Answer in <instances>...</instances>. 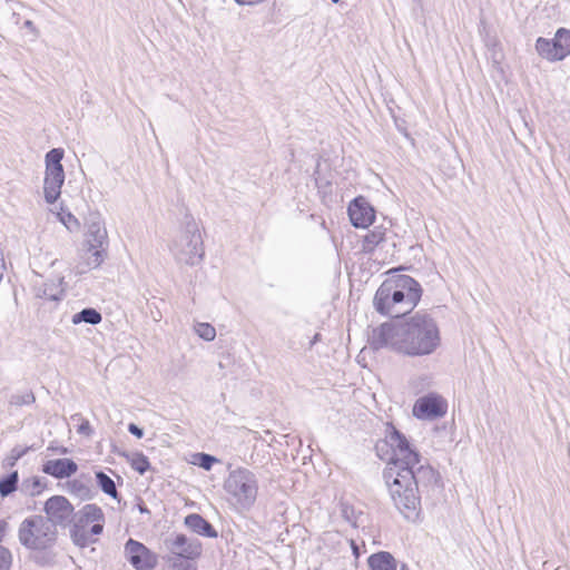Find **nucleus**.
Segmentation results:
<instances>
[{"label": "nucleus", "mask_w": 570, "mask_h": 570, "mask_svg": "<svg viewBox=\"0 0 570 570\" xmlns=\"http://www.w3.org/2000/svg\"><path fill=\"white\" fill-rule=\"evenodd\" d=\"M46 520L50 521L53 527L67 528L72 522L75 513L73 505L62 495H53L45 503Z\"/></svg>", "instance_id": "nucleus-8"}, {"label": "nucleus", "mask_w": 570, "mask_h": 570, "mask_svg": "<svg viewBox=\"0 0 570 570\" xmlns=\"http://www.w3.org/2000/svg\"><path fill=\"white\" fill-rule=\"evenodd\" d=\"M59 451H60L61 453H67V449H66V448H61Z\"/></svg>", "instance_id": "nucleus-43"}, {"label": "nucleus", "mask_w": 570, "mask_h": 570, "mask_svg": "<svg viewBox=\"0 0 570 570\" xmlns=\"http://www.w3.org/2000/svg\"><path fill=\"white\" fill-rule=\"evenodd\" d=\"M502 58V55L500 52H498L495 49H493V52H492V59L495 63H499L500 60Z\"/></svg>", "instance_id": "nucleus-37"}, {"label": "nucleus", "mask_w": 570, "mask_h": 570, "mask_svg": "<svg viewBox=\"0 0 570 570\" xmlns=\"http://www.w3.org/2000/svg\"><path fill=\"white\" fill-rule=\"evenodd\" d=\"M557 48L559 49V55L561 59H564L568 55H570V30L559 29L553 38Z\"/></svg>", "instance_id": "nucleus-25"}, {"label": "nucleus", "mask_w": 570, "mask_h": 570, "mask_svg": "<svg viewBox=\"0 0 570 570\" xmlns=\"http://www.w3.org/2000/svg\"><path fill=\"white\" fill-rule=\"evenodd\" d=\"M350 220L356 228L368 227L375 218V210L366 198L360 196L353 199L347 208Z\"/></svg>", "instance_id": "nucleus-12"}, {"label": "nucleus", "mask_w": 570, "mask_h": 570, "mask_svg": "<svg viewBox=\"0 0 570 570\" xmlns=\"http://www.w3.org/2000/svg\"><path fill=\"white\" fill-rule=\"evenodd\" d=\"M12 563V556L9 549L0 546V570H9Z\"/></svg>", "instance_id": "nucleus-32"}, {"label": "nucleus", "mask_w": 570, "mask_h": 570, "mask_svg": "<svg viewBox=\"0 0 570 570\" xmlns=\"http://www.w3.org/2000/svg\"><path fill=\"white\" fill-rule=\"evenodd\" d=\"M78 470L77 463L71 459L48 460L42 465V472L56 479H65L75 474Z\"/></svg>", "instance_id": "nucleus-16"}, {"label": "nucleus", "mask_w": 570, "mask_h": 570, "mask_svg": "<svg viewBox=\"0 0 570 570\" xmlns=\"http://www.w3.org/2000/svg\"><path fill=\"white\" fill-rule=\"evenodd\" d=\"M217 462V459L210 454L200 453L199 454V466L206 471H209L213 464Z\"/></svg>", "instance_id": "nucleus-33"}, {"label": "nucleus", "mask_w": 570, "mask_h": 570, "mask_svg": "<svg viewBox=\"0 0 570 570\" xmlns=\"http://www.w3.org/2000/svg\"><path fill=\"white\" fill-rule=\"evenodd\" d=\"M20 543L31 550H45L57 539V529L42 515L24 519L18 530Z\"/></svg>", "instance_id": "nucleus-7"}, {"label": "nucleus", "mask_w": 570, "mask_h": 570, "mask_svg": "<svg viewBox=\"0 0 570 570\" xmlns=\"http://www.w3.org/2000/svg\"><path fill=\"white\" fill-rule=\"evenodd\" d=\"M371 570H396V561L390 552H377L368 558Z\"/></svg>", "instance_id": "nucleus-19"}, {"label": "nucleus", "mask_w": 570, "mask_h": 570, "mask_svg": "<svg viewBox=\"0 0 570 570\" xmlns=\"http://www.w3.org/2000/svg\"><path fill=\"white\" fill-rule=\"evenodd\" d=\"M24 27L28 28L29 30H31L35 33V36H38V30L31 20H26Z\"/></svg>", "instance_id": "nucleus-36"}, {"label": "nucleus", "mask_w": 570, "mask_h": 570, "mask_svg": "<svg viewBox=\"0 0 570 570\" xmlns=\"http://www.w3.org/2000/svg\"><path fill=\"white\" fill-rule=\"evenodd\" d=\"M62 289L55 283H43L37 288V297L45 298L47 301H59L61 298Z\"/></svg>", "instance_id": "nucleus-22"}, {"label": "nucleus", "mask_w": 570, "mask_h": 570, "mask_svg": "<svg viewBox=\"0 0 570 570\" xmlns=\"http://www.w3.org/2000/svg\"><path fill=\"white\" fill-rule=\"evenodd\" d=\"M28 448L14 446L6 458V465L13 466L27 452Z\"/></svg>", "instance_id": "nucleus-31"}, {"label": "nucleus", "mask_w": 570, "mask_h": 570, "mask_svg": "<svg viewBox=\"0 0 570 570\" xmlns=\"http://www.w3.org/2000/svg\"><path fill=\"white\" fill-rule=\"evenodd\" d=\"M351 547H352L353 554L355 556V558H358L360 550H358L357 544L353 540H351Z\"/></svg>", "instance_id": "nucleus-38"}, {"label": "nucleus", "mask_w": 570, "mask_h": 570, "mask_svg": "<svg viewBox=\"0 0 570 570\" xmlns=\"http://www.w3.org/2000/svg\"><path fill=\"white\" fill-rule=\"evenodd\" d=\"M185 525L190 529L193 532L207 537V538H217L218 533L215 528L205 520L200 514L191 513L185 518Z\"/></svg>", "instance_id": "nucleus-17"}, {"label": "nucleus", "mask_w": 570, "mask_h": 570, "mask_svg": "<svg viewBox=\"0 0 570 570\" xmlns=\"http://www.w3.org/2000/svg\"><path fill=\"white\" fill-rule=\"evenodd\" d=\"M126 558L136 570H153L157 558L142 543L129 539L125 546Z\"/></svg>", "instance_id": "nucleus-10"}, {"label": "nucleus", "mask_w": 570, "mask_h": 570, "mask_svg": "<svg viewBox=\"0 0 570 570\" xmlns=\"http://www.w3.org/2000/svg\"><path fill=\"white\" fill-rule=\"evenodd\" d=\"M170 250L180 264L194 266L203 259L204 242L199 226L193 216H185L181 227L171 242Z\"/></svg>", "instance_id": "nucleus-5"}, {"label": "nucleus", "mask_w": 570, "mask_h": 570, "mask_svg": "<svg viewBox=\"0 0 570 570\" xmlns=\"http://www.w3.org/2000/svg\"><path fill=\"white\" fill-rule=\"evenodd\" d=\"M102 321L101 314L92 307H86L80 312L72 315L71 322L73 325H78L80 323H87L90 325H97Z\"/></svg>", "instance_id": "nucleus-20"}, {"label": "nucleus", "mask_w": 570, "mask_h": 570, "mask_svg": "<svg viewBox=\"0 0 570 570\" xmlns=\"http://www.w3.org/2000/svg\"><path fill=\"white\" fill-rule=\"evenodd\" d=\"M99 244H82L81 262L77 266L80 274L87 271L98 268L107 257V247L104 245L98 247Z\"/></svg>", "instance_id": "nucleus-14"}, {"label": "nucleus", "mask_w": 570, "mask_h": 570, "mask_svg": "<svg viewBox=\"0 0 570 570\" xmlns=\"http://www.w3.org/2000/svg\"><path fill=\"white\" fill-rule=\"evenodd\" d=\"M78 432L80 434L90 435L92 433V429L90 426L89 421H87V420L82 421V423L78 428Z\"/></svg>", "instance_id": "nucleus-35"}, {"label": "nucleus", "mask_w": 570, "mask_h": 570, "mask_svg": "<svg viewBox=\"0 0 570 570\" xmlns=\"http://www.w3.org/2000/svg\"><path fill=\"white\" fill-rule=\"evenodd\" d=\"M18 472L14 471L0 480V494L7 497L16 491L18 485Z\"/></svg>", "instance_id": "nucleus-26"}, {"label": "nucleus", "mask_w": 570, "mask_h": 570, "mask_svg": "<svg viewBox=\"0 0 570 570\" xmlns=\"http://www.w3.org/2000/svg\"><path fill=\"white\" fill-rule=\"evenodd\" d=\"M385 444L392 451L383 472L390 497L407 521L416 522L421 515V497L441 488L440 475L430 464L421 462L420 453L392 424L386 426Z\"/></svg>", "instance_id": "nucleus-1"}, {"label": "nucleus", "mask_w": 570, "mask_h": 570, "mask_svg": "<svg viewBox=\"0 0 570 570\" xmlns=\"http://www.w3.org/2000/svg\"><path fill=\"white\" fill-rule=\"evenodd\" d=\"M4 528H6V522L0 521V533L4 530Z\"/></svg>", "instance_id": "nucleus-41"}, {"label": "nucleus", "mask_w": 570, "mask_h": 570, "mask_svg": "<svg viewBox=\"0 0 570 570\" xmlns=\"http://www.w3.org/2000/svg\"><path fill=\"white\" fill-rule=\"evenodd\" d=\"M71 220H73V223H75L76 225H78V220H77V219H76L71 214H69V215H68V222H71Z\"/></svg>", "instance_id": "nucleus-39"}, {"label": "nucleus", "mask_w": 570, "mask_h": 570, "mask_svg": "<svg viewBox=\"0 0 570 570\" xmlns=\"http://www.w3.org/2000/svg\"><path fill=\"white\" fill-rule=\"evenodd\" d=\"M385 229L382 227H375L370 230L363 238V250L371 253L374 248L384 240Z\"/></svg>", "instance_id": "nucleus-21"}, {"label": "nucleus", "mask_w": 570, "mask_h": 570, "mask_svg": "<svg viewBox=\"0 0 570 570\" xmlns=\"http://www.w3.org/2000/svg\"><path fill=\"white\" fill-rule=\"evenodd\" d=\"M96 480H97V484L99 485V488L101 489V491L104 493H106L107 495H109L114 499L118 498V491H117L116 484L109 475H107L102 471H99L96 473Z\"/></svg>", "instance_id": "nucleus-23"}, {"label": "nucleus", "mask_w": 570, "mask_h": 570, "mask_svg": "<svg viewBox=\"0 0 570 570\" xmlns=\"http://www.w3.org/2000/svg\"><path fill=\"white\" fill-rule=\"evenodd\" d=\"M535 49L542 58L549 61L562 60L554 39H546L542 37L538 38L535 42Z\"/></svg>", "instance_id": "nucleus-18"}, {"label": "nucleus", "mask_w": 570, "mask_h": 570, "mask_svg": "<svg viewBox=\"0 0 570 570\" xmlns=\"http://www.w3.org/2000/svg\"><path fill=\"white\" fill-rule=\"evenodd\" d=\"M131 468L140 474H144L149 468L150 463L144 454H136L131 460Z\"/></svg>", "instance_id": "nucleus-29"}, {"label": "nucleus", "mask_w": 570, "mask_h": 570, "mask_svg": "<svg viewBox=\"0 0 570 570\" xmlns=\"http://www.w3.org/2000/svg\"><path fill=\"white\" fill-rule=\"evenodd\" d=\"M401 570H409V569H407V567H406L405 564H403V566L401 567Z\"/></svg>", "instance_id": "nucleus-44"}, {"label": "nucleus", "mask_w": 570, "mask_h": 570, "mask_svg": "<svg viewBox=\"0 0 570 570\" xmlns=\"http://www.w3.org/2000/svg\"><path fill=\"white\" fill-rule=\"evenodd\" d=\"M85 226L83 244H99L98 247L108 245V233L99 213L90 212L85 218Z\"/></svg>", "instance_id": "nucleus-13"}, {"label": "nucleus", "mask_w": 570, "mask_h": 570, "mask_svg": "<svg viewBox=\"0 0 570 570\" xmlns=\"http://www.w3.org/2000/svg\"><path fill=\"white\" fill-rule=\"evenodd\" d=\"M171 554L183 557L187 560H194L202 554V543L198 539L188 538L185 534H177L173 539L166 540Z\"/></svg>", "instance_id": "nucleus-11"}, {"label": "nucleus", "mask_w": 570, "mask_h": 570, "mask_svg": "<svg viewBox=\"0 0 570 570\" xmlns=\"http://www.w3.org/2000/svg\"><path fill=\"white\" fill-rule=\"evenodd\" d=\"M448 403L438 394L419 397L413 405V415L420 420H434L446 413Z\"/></svg>", "instance_id": "nucleus-9"}, {"label": "nucleus", "mask_w": 570, "mask_h": 570, "mask_svg": "<svg viewBox=\"0 0 570 570\" xmlns=\"http://www.w3.org/2000/svg\"><path fill=\"white\" fill-rule=\"evenodd\" d=\"M36 397L32 392H24L21 394H13L10 397V404L16 406L30 405L35 402Z\"/></svg>", "instance_id": "nucleus-28"}, {"label": "nucleus", "mask_w": 570, "mask_h": 570, "mask_svg": "<svg viewBox=\"0 0 570 570\" xmlns=\"http://www.w3.org/2000/svg\"><path fill=\"white\" fill-rule=\"evenodd\" d=\"M63 158V150L61 148H53L46 155V170L65 171L61 160Z\"/></svg>", "instance_id": "nucleus-24"}, {"label": "nucleus", "mask_w": 570, "mask_h": 570, "mask_svg": "<svg viewBox=\"0 0 570 570\" xmlns=\"http://www.w3.org/2000/svg\"><path fill=\"white\" fill-rule=\"evenodd\" d=\"M195 332L200 338L207 342L214 341L216 337V330L209 323H197L195 325Z\"/></svg>", "instance_id": "nucleus-27"}, {"label": "nucleus", "mask_w": 570, "mask_h": 570, "mask_svg": "<svg viewBox=\"0 0 570 570\" xmlns=\"http://www.w3.org/2000/svg\"><path fill=\"white\" fill-rule=\"evenodd\" d=\"M65 181V171H53L46 170L45 171V180H43V194L45 199L48 204H53L57 202L61 194V187Z\"/></svg>", "instance_id": "nucleus-15"}, {"label": "nucleus", "mask_w": 570, "mask_h": 570, "mask_svg": "<svg viewBox=\"0 0 570 570\" xmlns=\"http://www.w3.org/2000/svg\"><path fill=\"white\" fill-rule=\"evenodd\" d=\"M105 513L102 509L95 504L88 503L79 511L73 513L70 527V538L72 542L85 548L96 542L91 535H99L104 531Z\"/></svg>", "instance_id": "nucleus-6"}, {"label": "nucleus", "mask_w": 570, "mask_h": 570, "mask_svg": "<svg viewBox=\"0 0 570 570\" xmlns=\"http://www.w3.org/2000/svg\"><path fill=\"white\" fill-rule=\"evenodd\" d=\"M333 3H337L340 2L341 0H331Z\"/></svg>", "instance_id": "nucleus-45"}, {"label": "nucleus", "mask_w": 570, "mask_h": 570, "mask_svg": "<svg viewBox=\"0 0 570 570\" xmlns=\"http://www.w3.org/2000/svg\"><path fill=\"white\" fill-rule=\"evenodd\" d=\"M139 511H140L141 513H147V512H149V511H148V509H147L146 507H142V505H140V507H139Z\"/></svg>", "instance_id": "nucleus-40"}, {"label": "nucleus", "mask_w": 570, "mask_h": 570, "mask_svg": "<svg viewBox=\"0 0 570 570\" xmlns=\"http://www.w3.org/2000/svg\"><path fill=\"white\" fill-rule=\"evenodd\" d=\"M128 431L138 439H141L144 436V430L136 425L135 423H130L128 425Z\"/></svg>", "instance_id": "nucleus-34"}, {"label": "nucleus", "mask_w": 570, "mask_h": 570, "mask_svg": "<svg viewBox=\"0 0 570 570\" xmlns=\"http://www.w3.org/2000/svg\"><path fill=\"white\" fill-rule=\"evenodd\" d=\"M320 340V334H315L313 341H312V344H314L315 342H317Z\"/></svg>", "instance_id": "nucleus-42"}, {"label": "nucleus", "mask_w": 570, "mask_h": 570, "mask_svg": "<svg viewBox=\"0 0 570 570\" xmlns=\"http://www.w3.org/2000/svg\"><path fill=\"white\" fill-rule=\"evenodd\" d=\"M440 344L436 321L423 312L404 321L383 323L373 330L370 337L372 348H390L407 356L430 355Z\"/></svg>", "instance_id": "nucleus-2"}, {"label": "nucleus", "mask_w": 570, "mask_h": 570, "mask_svg": "<svg viewBox=\"0 0 570 570\" xmlns=\"http://www.w3.org/2000/svg\"><path fill=\"white\" fill-rule=\"evenodd\" d=\"M168 560L173 570H196V568L183 557L173 556Z\"/></svg>", "instance_id": "nucleus-30"}, {"label": "nucleus", "mask_w": 570, "mask_h": 570, "mask_svg": "<svg viewBox=\"0 0 570 570\" xmlns=\"http://www.w3.org/2000/svg\"><path fill=\"white\" fill-rule=\"evenodd\" d=\"M223 489L227 501L239 512L249 511L257 500L258 479L247 468H236L229 471L224 480Z\"/></svg>", "instance_id": "nucleus-4"}, {"label": "nucleus", "mask_w": 570, "mask_h": 570, "mask_svg": "<svg viewBox=\"0 0 570 570\" xmlns=\"http://www.w3.org/2000/svg\"><path fill=\"white\" fill-rule=\"evenodd\" d=\"M422 287L409 275L397 274L386 278L377 288L373 305L386 316L399 318L414 309L422 296Z\"/></svg>", "instance_id": "nucleus-3"}]
</instances>
